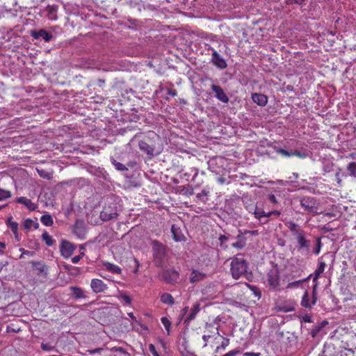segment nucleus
Segmentation results:
<instances>
[{"label": "nucleus", "instance_id": "f257e3e1", "mask_svg": "<svg viewBox=\"0 0 356 356\" xmlns=\"http://www.w3.org/2000/svg\"><path fill=\"white\" fill-rule=\"evenodd\" d=\"M248 262L243 257L237 255L231 262V273L233 278L238 280L245 277L248 270Z\"/></svg>", "mask_w": 356, "mask_h": 356}, {"label": "nucleus", "instance_id": "f03ea898", "mask_svg": "<svg viewBox=\"0 0 356 356\" xmlns=\"http://www.w3.org/2000/svg\"><path fill=\"white\" fill-rule=\"evenodd\" d=\"M152 244L155 262L159 264L165 254V247L156 240L152 241Z\"/></svg>", "mask_w": 356, "mask_h": 356}, {"label": "nucleus", "instance_id": "7ed1b4c3", "mask_svg": "<svg viewBox=\"0 0 356 356\" xmlns=\"http://www.w3.org/2000/svg\"><path fill=\"white\" fill-rule=\"evenodd\" d=\"M305 232L303 231L302 232L300 233L299 234L294 236L296 239L297 240L298 247V250L300 252L305 251L307 253L309 251V248L311 245V241L306 238L305 237Z\"/></svg>", "mask_w": 356, "mask_h": 356}, {"label": "nucleus", "instance_id": "20e7f679", "mask_svg": "<svg viewBox=\"0 0 356 356\" xmlns=\"http://www.w3.org/2000/svg\"><path fill=\"white\" fill-rule=\"evenodd\" d=\"M76 248V246L71 242L63 240L60 246V254L63 257L69 258L72 255Z\"/></svg>", "mask_w": 356, "mask_h": 356}, {"label": "nucleus", "instance_id": "39448f33", "mask_svg": "<svg viewBox=\"0 0 356 356\" xmlns=\"http://www.w3.org/2000/svg\"><path fill=\"white\" fill-rule=\"evenodd\" d=\"M211 62L215 66L221 70L225 69L227 66L225 60L214 49L212 52Z\"/></svg>", "mask_w": 356, "mask_h": 356}, {"label": "nucleus", "instance_id": "423d86ee", "mask_svg": "<svg viewBox=\"0 0 356 356\" xmlns=\"http://www.w3.org/2000/svg\"><path fill=\"white\" fill-rule=\"evenodd\" d=\"M211 89L215 92V97L220 102L223 103H228L229 97L225 94L222 88L215 84L211 85Z\"/></svg>", "mask_w": 356, "mask_h": 356}, {"label": "nucleus", "instance_id": "0eeeda50", "mask_svg": "<svg viewBox=\"0 0 356 356\" xmlns=\"http://www.w3.org/2000/svg\"><path fill=\"white\" fill-rule=\"evenodd\" d=\"M90 286L95 293L104 292L107 289V285L101 280L93 279L91 281Z\"/></svg>", "mask_w": 356, "mask_h": 356}, {"label": "nucleus", "instance_id": "6e6552de", "mask_svg": "<svg viewBox=\"0 0 356 356\" xmlns=\"http://www.w3.org/2000/svg\"><path fill=\"white\" fill-rule=\"evenodd\" d=\"M300 205L309 212L313 211L316 207V201L313 197H305L300 200Z\"/></svg>", "mask_w": 356, "mask_h": 356}, {"label": "nucleus", "instance_id": "1a4fd4ad", "mask_svg": "<svg viewBox=\"0 0 356 356\" xmlns=\"http://www.w3.org/2000/svg\"><path fill=\"white\" fill-rule=\"evenodd\" d=\"M31 34L35 39L42 38L45 42H49L53 38L52 34L44 29H40L39 31L33 30Z\"/></svg>", "mask_w": 356, "mask_h": 356}, {"label": "nucleus", "instance_id": "9d476101", "mask_svg": "<svg viewBox=\"0 0 356 356\" xmlns=\"http://www.w3.org/2000/svg\"><path fill=\"white\" fill-rule=\"evenodd\" d=\"M268 282L273 288L277 287L280 284V275L277 270H271L268 273Z\"/></svg>", "mask_w": 356, "mask_h": 356}, {"label": "nucleus", "instance_id": "9b49d317", "mask_svg": "<svg viewBox=\"0 0 356 356\" xmlns=\"http://www.w3.org/2000/svg\"><path fill=\"white\" fill-rule=\"evenodd\" d=\"M244 235V233L239 230L236 238V241L232 243V246L238 250L243 249L246 245L247 241Z\"/></svg>", "mask_w": 356, "mask_h": 356}, {"label": "nucleus", "instance_id": "f8f14e48", "mask_svg": "<svg viewBox=\"0 0 356 356\" xmlns=\"http://www.w3.org/2000/svg\"><path fill=\"white\" fill-rule=\"evenodd\" d=\"M206 277L207 275L205 273L197 270H193L190 275L189 280L191 283L194 284L204 280Z\"/></svg>", "mask_w": 356, "mask_h": 356}, {"label": "nucleus", "instance_id": "ddd939ff", "mask_svg": "<svg viewBox=\"0 0 356 356\" xmlns=\"http://www.w3.org/2000/svg\"><path fill=\"white\" fill-rule=\"evenodd\" d=\"M253 102L259 106H264L267 104L268 98L266 95L259 93H254L252 95Z\"/></svg>", "mask_w": 356, "mask_h": 356}, {"label": "nucleus", "instance_id": "4468645a", "mask_svg": "<svg viewBox=\"0 0 356 356\" xmlns=\"http://www.w3.org/2000/svg\"><path fill=\"white\" fill-rule=\"evenodd\" d=\"M171 231L173 235V239L175 241L180 242L185 241V236L179 228L176 227L175 225H173L171 227Z\"/></svg>", "mask_w": 356, "mask_h": 356}, {"label": "nucleus", "instance_id": "2eb2a0df", "mask_svg": "<svg viewBox=\"0 0 356 356\" xmlns=\"http://www.w3.org/2000/svg\"><path fill=\"white\" fill-rule=\"evenodd\" d=\"M138 147L141 151L146 153L148 155L153 156L154 152V147L149 145L145 141H140L138 143Z\"/></svg>", "mask_w": 356, "mask_h": 356}, {"label": "nucleus", "instance_id": "dca6fc26", "mask_svg": "<svg viewBox=\"0 0 356 356\" xmlns=\"http://www.w3.org/2000/svg\"><path fill=\"white\" fill-rule=\"evenodd\" d=\"M17 202L18 203L23 204L31 211H34L37 208V206L35 203H33L31 200L27 199L25 197H18Z\"/></svg>", "mask_w": 356, "mask_h": 356}, {"label": "nucleus", "instance_id": "f3484780", "mask_svg": "<svg viewBox=\"0 0 356 356\" xmlns=\"http://www.w3.org/2000/svg\"><path fill=\"white\" fill-rule=\"evenodd\" d=\"M200 304L199 303H195L193 305V308L191 309V311L190 314L186 318L185 323H188L192 320L195 319L197 314L200 312Z\"/></svg>", "mask_w": 356, "mask_h": 356}, {"label": "nucleus", "instance_id": "a211bd4d", "mask_svg": "<svg viewBox=\"0 0 356 356\" xmlns=\"http://www.w3.org/2000/svg\"><path fill=\"white\" fill-rule=\"evenodd\" d=\"M286 225L288 228L291 232L293 236H296V235L299 234L300 233L302 232L303 230L300 228L298 225L293 222H289L286 223Z\"/></svg>", "mask_w": 356, "mask_h": 356}, {"label": "nucleus", "instance_id": "6ab92c4d", "mask_svg": "<svg viewBox=\"0 0 356 356\" xmlns=\"http://www.w3.org/2000/svg\"><path fill=\"white\" fill-rule=\"evenodd\" d=\"M117 216L116 212H110L108 209H104V210L101 212L100 217L104 221L109 220L113 219Z\"/></svg>", "mask_w": 356, "mask_h": 356}, {"label": "nucleus", "instance_id": "aec40b11", "mask_svg": "<svg viewBox=\"0 0 356 356\" xmlns=\"http://www.w3.org/2000/svg\"><path fill=\"white\" fill-rule=\"evenodd\" d=\"M161 301L168 305H172L175 303L174 298L168 293H163L161 295Z\"/></svg>", "mask_w": 356, "mask_h": 356}, {"label": "nucleus", "instance_id": "412c9836", "mask_svg": "<svg viewBox=\"0 0 356 356\" xmlns=\"http://www.w3.org/2000/svg\"><path fill=\"white\" fill-rule=\"evenodd\" d=\"M314 305L312 300L310 301L309 293L305 291L301 300V305L305 308H311Z\"/></svg>", "mask_w": 356, "mask_h": 356}, {"label": "nucleus", "instance_id": "4be33fe9", "mask_svg": "<svg viewBox=\"0 0 356 356\" xmlns=\"http://www.w3.org/2000/svg\"><path fill=\"white\" fill-rule=\"evenodd\" d=\"M325 267V263L323 261H319L318 266L314 272L315 275L314 277V281H316L318 278L319 275L323 273Z\"/></svg>", "mask_w": 356, "mask_h": 356}, {"label": "nucleus", "instance_id": "5701e85b", "mask_svg": "<svg viewBox=\"0 0 356 356\" xmlns=\"http://www.w3.org/2000/svg\"><path fill=\"white\" fill-rule=\"evenodd\" d=\"M106 268L111 273L120 274L121 273V269L118 266L112 264L111 263H106L104 264Z\"/></svg>", "mask_w": 356, "mask_h": 356}, {"label": "nucleus", "instance_id": "b1692460", "mask_svg": "<svg viewBox=\"0 0 356 356\" xmlns=\"http://www.w3.org/2000/svg\"><path fill=\"white\" fill-rule=\"evenodd\" d=\"M40 220L42 223L46 226H51L54 223L52 217L49 214L42 216Z\"/></svg>", "mask_w": 356, "mask_h": 356}, {"label": "nucleus", "instance_id": "393cba45", "mask_svg": "<svg viewBox=\"0 0 356 356\" xmlns=\"http://www.w3.org/2000/svg\"><path fill=\"white\" fill-rule=\"evenodd\" d=\"M24 227L26 229H30L33 227L37 229L39 227V224L31 219H26L24 222Z\"/></svg>", "mask_w": 356, "mask_h": 356}, {"label": "nucleus", "instance_id": "a878e982", "mask_svg": "<svg viewBox=\"0 0 356 356\" xmlns=\"http://www.w3.org/2000/svg\"><path fill=\"white\" fill-rule=\"evenodd\" d=\"M42 238L45 241L46 244L48 246L52 245L55 242V241L51 238V236L47 232H44L42 234Z\"/></svg>", "mask_w": 356, "mask_h": 356}, {"label": "nucleus", "instance_id": "bb28decb", "mask_svg": "<svg viewBox=\"0 0 356 356\" xmlns=\"http://www.w3.org/2000/svg\"><path fill=\"white\" fill-rule=\"evenodd\" d=\"M71 290H72L73 295L74 296L75 298H81L84 297L83 291L81 289L76 287V286H72Z\"/></svg>", "mask_w": 356, "mask_h": 356}, {"label": "nucleus", "instance_id": "cd10ccee", "mask_svg": "<svg viewBox=\"0 0 356 356\" xmlns=\"http://www.w3.org/2000/svg\"><path fill=\"white\" fill-rule=\"evenodd\" d=\"M347 170L350 172V175L356 177V163L351 162L347 166Z\"/></svg>", "mask_w": 356, "mask_h": 356}, {"label": "nucleus", "instance_id": "c85d7f7f", "mask_svg": "<svg viewBox=\"0 0 356 356\" xmlns=\"http://www.w3.org/2000/svg\"><path fill=\"white\" fill-rule=\"evenodd\" d=\"M161 321V323H163V325H164L168 334L169 335L170 332V327H171L170 321H169V319L167 317H162Z\"/></svg>", "mask_w": 356, "mask_h": 356}, {"label": "nucleus", "instance_id": "c756f323", "mask_svg": "<svg viewBox=\"0 0 356 356\" xmlns=\"http://www.w3.org/2000/svg\"><path fill=\"white\" fill-rule=\"evenodd\" d=\"M254 217L259 220H261L262 217H266V213L261 209L256 207L254 211Z\"/></svg>", "mask_w": 356, "mask_h": 356}, {"label": "nucleus", "instance_id": "7c9ffc66", "mask_svg": "<svg viewBox=\"0 0 356 356\" xmlns=\"http://www.w3.org/2000/svg\"><path fill=\"white\" fill-rule=\"evenodd\" d=\"M112 163L114 165L115 168L120 171H124L127 170V168L123 165L122 163L116 161L115 160L113 159Z\"/></svg>", "mask_w": 356, "mask_h": 356}, {"label": "nucleus", "instance_id": "2f4dec72", "mask_svg": "<svg viewBox=\"0 0 356 356\" xmlns=\"http://www.w3.org/2000/svg\"><path fill=\"white\" fill-rule=\"evenodd\" d=\"M275 151L284 156H292V151L289 152L280 147H276Z\"/></svg>", "mask_w": 356, "mask_h": 356}, {"label": "nucleus", "instance_id": "473e14b6", "mask_svg": "<svg viewBox=\"0 0 356 356\" xmlns=\"http://www.w3.org/2000/svg\"><path fill=\"white\" fill-rule=\"evenodd\" d=\"M10 192L0 188V201L4 200L10 197Z\"/></svg>", "mask_w": 356, "mask_h": 356}, {"label": "nucleus", "instance_id": "72a5a7b5", "mask_svg": "<svg viewBox=\"0 0 356 356\" xmlns=\"http://www.w3.org/2000/svg\"><path fill=\"white\" fill-rule=\"evenodd\" d=\"M120 298H122L127 304L129 305L131 302V297L126 292L120 293Z\"/></svg>", "mask_w": 356, "mask_h": 356}, {"label": "nucleus", "instance_id": "f704fd0d", "mask_svg": "<svg viewBox=\"0 0 356 356\" xmlns=\"http://www.w3.org/2000/svg\"><path fill=\"white\" fill-rule=\"evenodd\" d=\"M321 239L320 238H318L316 239V247L314 248V253L315 254H318L319 252H320V250H321Z\"/></svg>", "mask_w": 356, "mask_h": 356}, {"label": "nucleus", "instance_id": "c9c22d12", "mask_svg": "<svg viewBox=\"0 0 356 356\" xmlns=\"http://www.w3.org/2000/svg\"><path fill=\"white\" fill-rule=\"evenodd\" d=\"M8 227L10 228L11 231L15 234V236L17 237L18 224L17 222H12L8 225Z\"/></svg>", "mask_w": 356, "mask_h": 356}, {"label": "nucleus", "instance_id": "e433bc0d", "mask_svg": "<svg viewBox=\"0 0 356 356\" xmlns=\"http://www.w3.org/2000/svg\"><path fill=\"white\" fill-rule=\"evenodd\" d=\"M149 350L153 356H160L156 351L155 346L152 343L149 345Z\"/></svg>", "mask_w": 356, "mask_h": 356}, {"label": "nucleus", "instance_id": "4c0bfd02", "mask_svg": "<svg viewBox=\"0 0 356 356\" xmlns=\"http://www.w3.org/2000/svg\"><path fill=\"white\" fill-rule=\"evenodd\" d=\"M74 232L79 237H81L83 235V231L81 227H79L77 225L75 226Z\"/></svg>", "mask_w": 356, "mask_h": 356}, {"label": "nucleus", "instance_id": "58836bf2", "mask_svg": "<svg viewBox=\"0 0 356 356\" xmlns=\"http://www.w3.org/2000/svg\"><path fill=\"white\" fill-rule=\"evenodd\" d=\"M63 268H65V270H67L68 272H70L71 270H75L76 272L79 271V269L77 267H73V266H70L68 264H64L63 265Z\"/></svg>", "mask_w": 356, "mask_h": 356}, {"label": "nucleus", "instance_id": "ea45409f", "mask_svg": "<svg viewBox=\"0 0 356 356\" xmlns=\"http://www.w3.org/2000/svg\"><path fill=\"white\" fill-rule=\"evenodd\" d=\"M317 300L316 284L313 287L312 291V304H316Z\"/></svg>", "mask_w": 356, "mask_h": 356}, {"label": "nucleus", "instance_id": "a19ab883", "mask_svg": "<svg viewBox=\"0 0 356 356\" xmlns=\"http://www.w3.org/2000/svg\"><path fill=\"white\" fill-rule=\"evenodd\" d=\"M301 282H302L301 280H298V281L289 283L286 288L291 289V288H293V287H297L299 286V284L301 283Z\"/></svg>", "mask_w": 356, "mask_h": 356}, {"label": "nucleus", "instance_id": "79ce46f5", "mask_svg": "<svg viewBox=\"0 0 356 356\" xmlns=\"http://www.w3.org/2000/svg\"><path fill=\"white\" fill-rule=\"evenodd\" d=\"M296 156L300 158H305V157H306L307 155L305 154L301 153L300 152H299L298 150H295V151H292V156Z\"/></svg>", "mask_w": 356, "mask_h": 356}, {"label": "nucleus", "instance_id": "37998d69", "mask_svg": "<svg viewBox=\"0 0 356 356\" xmlns=\"http://www.w3.org/2000/svg\"><path fill=\"white\" fill-rule=\"evenodd\" d=\"M272 215H275V216H279L280 215V212L277 210H274V211H271L266 213L267 218L270 217Z\"/></svg>", "mask_w": 356, "mask_h": 356}, {"label": "nucleus", "instance_id": "c03bdc74", "mask_svg": "<svg viewBox=\"0 0 356 356\" xmlns=\"http://www.w3.org/2000/svg\"><path fill=\"white\" fill-rule=\"evenodd\" d=\"M268 200H269L270 202H272V203H273V204H277V203H278V202H277V199H276L275 196L274 195H273V194H270V195H268Z\"/></svg>", "mask_w": 356, "mask_h": 356}, {"label": "nucleus", "instance_id": "a18cd8bd", "mask_svg": "<svg viewBox=\"0 0 356 356\" xmlns=\"http://www.w3.org/2000/svg\"><path fill=\"white\" fill-rule=\"evenodd\" d=\"M103 350V348H97L95 349H90L88 350L87 352L90 354H95V353H100Z\"/></svg>", "mask_w": 356, "mask_h": 356}, {"label": "nucleus", "instance_id": "49530a36", "mask_svg": "<svg viewBox=\"0 0 356 356\" xmlns=\"http://www.w3.org/2000/svg\"><path fill=\"white\" fill-rule=\"evenodd\" d=\"M41 348L42 350L49 351L53 349V347L47 343H42Z\"/></svg>", "mask_w": 356, "mask_h": 356}, {"label": "nucleus", "instance_id": "de8ad7c7", "mask_svg": "<svg viewBox=\"0 0 356 356\" xmlns=\"http://www.w3.org/2000/svg\"><path fill=\"white\" fill-rule=\"evenodd\" d=\"M38 172L40 175V177H44V178H47V179H49L51 177L50 175L47 172H46L44 170H38Z\"/></svg>", "mask_w": 356, "mask_h": 356}, {"label": "nucleus", "instance_id": "09e8293b", "mask_svg": "<svg viewBox=\"0 0 356 356\" xmlns=\"http://www.w3.org/2000/svg\"><path fill=\"white\" fill-rule=\"evenodd\" d=\"M243 356H260V353H245Z\"/></svg>", "mask_w": 356, "mask_h": 356}, {"label": "nucleus", "instance_id": "8fccbe9b", "mask_svg": "<svg viewBox=\"0 0 356 356\" xmlns=\"http://www.w3.org/2000/svg\"><path fill=\"white\" fill-rule=\"evenodd\" d=\"M211 337L210 335H203L202 337V339L204 340V341L205 342L204 345L203 346V347H206L207 346V342H208V340Z\"/></svg>", "mask_w": 356, "mask_h": 356}, {"label": "nucleus", "instance_id": "3c124183", "mask_svg": "<svg viewBox=\"0 0 356 356\" xmlns=\"http://www.w3.org/2000/svg\"><path fill=\"white\" fill-rule=\"evenodd\" d=\"M80 259H81V256H75V257H72V261L74 264H76L80 261Z\"/></svg>", "mask_w": 356, "mask_h": 356}, {"label": "nucleus", "instance_id": "603ef678", "mask_svg": "<svg viewBox=\"0 0 356 356\" xmlns=\"http://www.w3.org/2000/svg\"><path fill=\"white\" fill-rule=\"evenodd\" d=\"M168 94L170 95L172 97H175L177 93V90H172L171 89V90H168Z\"/></svg>", "mask_w": 356, "mask_h": 356}, {"label": "nucleus", "instance_id": "864d4df0", "mask_svg": "<svg viewBox=\"0 0 356 356\" xmlns=\"http://www.w3.org/2000/svg\"><path fill=\"white\" fill-rule=\"evenodd\" d=\"M243 233H244V234L248 233V234H251L252 235H257L258 231L257 230H252V231L245 230Z\"/></svg>", "mask_w": 356, "mask_h": 356}, {"label": "nucleus", "instance_id": "5fc2aeb1", "mask_svg": "<svg viewBox=\"0 0 356 356\" xmlns=\"http://www.w3.org/2000/svg\"><path fill=\"white\" fill-rule=\"evenodd\" d=\"M5 248H6V243L3 242H0V252L1 253L3 252V250L5 249Z\"/></svg>", "mask_w": 356, "mask_h": 356}, {"label": "nucleus", "instance_id": "6e6d98bb", "mask_svg": "<svg viewBox=\"0 0 356 356\" xmlns=\"http://www.w3.org/2000/svg\"><path fill=\"white\" fill-rule=\"evenodd\" d=\"M228 343H229V340L228 339L225 340L224 341H222V343L221 344V348L223 349L225 348L227 346Z\"/></svg>", "mask_w": 356, "mask_h": 356}, {"label": "nucleus", "instance_id": "4d7b16f0", "mask_svg": "<svg viewBox=\"0 0 356 356\" xmlns=\"http://www.w3.org/2000/svg\"><path fill=\"white\" fill-rule=\"evenodd\" d=\"M335 176H336V178H337V183H338L339 184H341V179H340V177H339V172H337V173H336V175H335Z\"/></svg>", "mask_w": 356, "mask_h": 356}, {"label": "nucleus", "instance_id": "13d9d810", "mask_svg": "<svg viewBox=\"0 0 356 356\" xmlns=\"http://www.w3.org/2000/svg\"><path fill=\"white\" fill-rule=\"evenodd\" d=\"M219 239L221 242H223V241H226L227 240V237L225 235H222L220 236Z\"/></svg>", "mask_w": 356, "mask_h": 356}, {"label": "nucleus", "instance_id": "bf43d9fd", "mask_svg": "<svg viewBox=\"0 0 356 356\" xmlns=\"http://www.w3.org/2000/svg\"><path fill=\"white\" fill-rule=\"evenodd\" d=\"M218 182H219V183H220V184H224V183H225V179L224 177H219V178L218 179Z\"/></svg>", "mask_w": 356, "mask_h": 356}, {"label": "nucleus", "instance_id": "052dcab7", "mask_svg": "<svg viewBox=\"0 0 356 356\" xmlns=\"http://www.w3.org/2000/svg\"><path fill=\"white\" fill-rule=\"evenodd\" d=\"M26 254V255H33V252H31V251H29V250H26V251H24V254Z\"/></svg>", "mask_w": 356, "mask_h": 356}, {"label": "nucleus", "instance_id": "680f3d73", "mask_svg": "<svg viewBox=\"0 0 356 356\" xmlns=\"http://www.w3.org/2000/svg\"><path fill=\"white\" fill-rule=\"evenodd\" d=\"M349 157L352 158V159H355L356 158V152L350 154Z\"/></svg>", "mask_w": 356, "mask_h": 356}, {"label": "nucleus", "instance_id": "e2e57ef3", "mask_svg": "<svg viewBox=\"0 0 356 356\" xmlns=\"http://www.w3.org/2000/svg\"><path fill=\"white\" fill-rule=\"evenodd\" d=\"M305 0H293L296 3L302 4Z\"/></svg>", "mask_w": 356, "mask_h": 356}, {"label": "nucleus", "instance_id": "0e129e2a", "mask_svg": "<svg viewBox=\"0 0 356 356\" xmlns=\"http://www.w3.org/2000/svg\"><path fill=\"white\" fill-rule=\"evenodd\" d=\"M70 274L73 275H77L79 273V272H76L75 270H71L69 272Z\"/></svg>", "mask_w": 356, "mask_h": 356}, {"label": "nucleus", "instance_id": "69168bd1", "mask_svg": "<svg viewBox=\"0 0 356 356\" xmlns=\"http://www.w3.org/2000/svg\"><path fill=\"white\" fill-rule=\"evenodd\" d=\"M188 307H185L183 309V310H182L183 314H186V313L188 312Z\"/></svg>", "mask_w": 356, "mask_h": 356}, {"label": "nucleus", "instance_id": "338daca9", "mask_svg": "<svg viewBox=\"0 0 356 356\" xmlns=\"http://www.w3.org/2000/svg\"><path fill=\"white\" fill-rule=\"evenodd\" d=\"M304 321H305V322H310V317L305 316V317L304 318Z\"/></svg>", "mask_w": 356, "mask_h": 356}, {"label": "nucleus", "instance_id": "774afa93", "mask_svg": "<svg viewBox=\"0 0 356 356\" xmlns=\"http://www.w3.org/2000/svg\"><path fill=\"white\" fill-rule=\"evenodd\" d=\"M128 315L132 318L136 319L135 316H134L133 313H129Z\"/></svg>", "mask_w": 356, "mask_h": 356}]
</instances>
